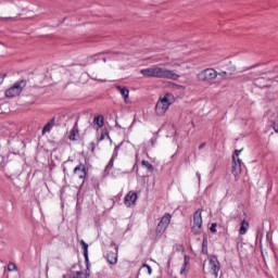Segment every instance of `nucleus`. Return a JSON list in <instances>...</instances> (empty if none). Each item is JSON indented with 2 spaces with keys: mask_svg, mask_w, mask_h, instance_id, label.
I'll return each mask as SVG.
<instances>
[{
  "mask_svg": "<svg viewBox=\"0 0 278 278\" xmlns=\"http://www.w3.org/2000/svg\"><path fill=\"white\" fill-rule=\"evenodd\" d=\"M140 74L143 77H154L155 79H173V81H177L181 76L170 70L152 66L148 68L140 70Z\"/></svg>",
  "mask_w": 278,
  "mask_h": 278,
  "instance_id": "1",
  "label": "nucleus"
},
{
  "mask_svg": "<svg viewBox=\"0 0 278 278\" xmlns=\"http://www.w3.org/2000/svg\"><path fill=\"white\" fill-rule=\"evenodd\" d=\"M173 218V215L170 213H165L160 223L157 224L155 228V239L160 240L166 232V229H168V225H170V219Z\"/></svg>",
  "mask_w": 278,
  "mask_h": 278,
  "instance_id": "2",
  "label": "nucleus"
},
{
  "mask_svg": "<svg viewBox=\"0 0 278 278\" xmlns=\"http://www.w3.org/2000/svg\"><path fill=\"white\" fill-rule=\"evenodd\" d=\"M173 94L165 93L164 97L156 102L155 112L157 116H164L166 114V111L172 105Z\"/></svg>",
  "mask_w": 278,
  "mask_h": 278,
  "instance_id": "3",
  "label": "nucleus"
},
{
  "mask_svg": "<svg viewBox=\"0 0 278 278\" xmlns=\"http://www.w3.org/2000/svg\"><path fill=\"white\" fill-rule=\"evenodd\" d=\"M25 86H27V80L25 79L17 80L16 83H14V85L11 88H9L4 92V94L8 99H14V97H18V94L23 92V88H25Z\"/></svg>",
  "mask_w": 278,
  "mask_h": 278,
  "instance_id": "4",
  "label": "nucleus"
},
{
  "mask_svg": "<svg viewBox=\"0 0 278 278\" xmlns=\"http://www.w3.org/2000/svg\"><path fill=\"white\" fill-rule=\"evenodd\" d=\"M202 210L199 208L193 213V226L191 227V231L194 236H199L201 233V227H203V216Z\"/></svg>",
  "mask_w": 278,
  "mask_h": 278,
  "instance_id": "5",
  "label": "nucleus"
},
{
  "mask_svg": "<svg viewBox=\"0 0 278 278\" xmlns=\"http://www.w3.org/2000/svg\"><path fill=\"white\" fill-rule=\"evenodd\" d=\"M218 77V72L214 68H205L202 72L198 74L199 81H206L210 84L211 81H214Z\"/></svg>",
  "mask_w": 278,
  "mask_h": 278,
  "instance_id": "6",
  "label": "nucleus"
},
{
  "mask_svg": "<svg viewBox=\"0 0 278 278\" xmlns=\"http://www.w3.org/2000/svg\"><path fill=\"white\" fill-rule=\"evenodd\" d=\"M208 266L211 275H214L215 278L218 277V273L220 270V262L216 255L208 256Z\"/></svg>",
  "mask_w": 278,
  "mask_h": 278,
  "instance_id": "7",
  "label": "nucleus"
},
{
  "mask_svg": "<svg viewBox=\"0 0 278 278\" xmlns=\"http://www.w3.org/2000/svg\"><path fill=\"white\" fill-rule=\"evenodd\" d=\"M80 244L84 251L85 264H86V273L83 275L84 278L90 277V258L88 257V243L81 240Z\"/></svg>",
  "mask_w": 278,
  "mask_h": 278,
  "instance_id": "8",
  "label": "nucleus"
},
{
  "mask_svg": "<svg viewBox=\"0 0 278 278\" xmlns=\"http://www.w3.org/2000/svg\"><path fill=\"white\" fill-rule=\"evenodd\" d=\"M111 247H115V252H108L106 260H108V263L111 264V266H114L118 262V248L114 242L111 243Z\"/></svg>",
  "mask_w": 278,
  "mask_h": 278,
  "instance_id": "9",
  "label": "nucleus"
},
{
  "mask_svg": "<svg viewBox=\"0 0 278 278\" xmlns=\"http://www.w3.org/2000/svg\"><path fill=\"white\" fill-rule=\"evenodd\" d=\"M231 173L235 177H238L242 173V160L236 159V155H232Z\"/></svg>",
  "mask_w": 278,
  "mask_h": 278,
  "instance_id": "10",
  "label": "nucleus"
},
{
  "mask_svg": "<svg viewBox=\"0 0 278 278\" xmlns=\"http://www.w3.org/2000/svg\"><path fill=\"white\" fill-rule=\"evenodd\" d=\"M73 174L76 175L79 179L84 180L86 179L88 173L86 172V165L84 163H79L73 170Z\"/></svg>",
  "mask_w": 278,
  "mask_h": 278,
  "instance_id": "11",
  "label": "nucleus"
},
{
  "mask_svg": "<svg viewBox=\"0 0 278 278\" xmlns=\"http://www.w3.org/2000/svg\"><path fill=\"white\" fill-rule=\"evenodd\" d=\"M136 201H138V194L135 191H129L124 199L126 207H131V205H136Z\"/></svg>",
  "mask_w": 278,
  "mask_h": 278,
  "instance_id": "12",
  "label": "nucleus"
},
{
  "mask_svg": "<svg viewBox=\"0 0 278 278\" xmlns=\"http://www.w3.org/2000/svg\"><path fill=\"white\" fill-rule=\"evenodd\" d=\"M266 116H268V121L271 123L274 131L278 134V112L275 113L273 111H268Z\"/></svg>",
  "mask_w": 278,
  "mask_h": 278,
  "instance_id": "13",
  "label": "nucleus"
},
{
  "mask_svg": "<svg viewBox=\"0 0 278 278\" xmlns=\"http://www.w3.org/2000/svg\"><path fill=\"white\" fill-rule=\"evenodd\" d=\"M68 139L72 141L79 139V128H77V122L75 123L73 129L71 130Z\"/></svg>",
  "mask_w": 278,
  "mask_h": 278,
  "instance_id": "14",
  "label": "nucleus"
},
{
  "mask_svg": "<svg viewBox=\"0 0 278 278\" xmlns=\"http://www.w3.org/2000/svg\"><path fill=\"white\" fill-rule=\"evenodd\" d=\"M247 231H249V222H247L245 219H243L240 224V228H239V235L240 236H244L247 233Z\"/></svg>",
  "mask_w": 278,
  "mask_h": 278,
  "instance_id": "15",
  "label": "nucleus"
},
{
  "mask_svg": "<svg viewBox=\"0 0 278 278\" xmlns=\"http://www.w3.org/2000/svg\"><path fill=\"white\" fill-rule=\"evenodd\" d=\"M117 90L122 94L125 102H127V99H129V89H127V87L117 86Z\"/></svg>",
  "mask_w": 278,
  "mask_h": 278,
  "instance_id": "16",
  "label": "nucleus"
},
{
  "mask_svg": "<svg viewBox=\"0 0 278 278\" xmlns=\"http://www.w3.org/2000/svg\"><path fill=\"white\" fill-rule=\"evenodd\" d=\"M55 125V117H53L50 122L46 124V126L42 129V134H48L53 129V126Z\"/></svg>",
  "mask_w": 278,
  "mask_h": 278,
  "instance_id": "17",
  "label": "nucleus"
},
{
  "mask_svg": "<svg viewBox=\"0 0 278 278\" xmlns=\"http://www.w3.org/2000/svg\"><path fill=\"white\" fill-rule=\"evenodd\" d=\"M207 244H208L207 235L204 233L202 239V250H201L202 255H207Z\"/></svg>",
  "mask_w": 278,
  "mask_h": 278,
  "instance_id": "18",
  "label": "nucleus"
},
{
  "mask_svg": "<svg viewBox=\"0 0 278 278\" xmlns=\"http://www.w3.org/2000/svg\"><path fill=\"white\" fill-rule=\"evenodd\" d=\"M103 121H104V118L102 115H97L93 118V125H97L99 127V129H101V127H103V125H105V123Z\"/></svg>",
  "mask_w": 278,
  "mask_h": 278,
  "instance_id": "19",
  "label": "nucleus"
},
{
  "mask_svg": "<svg viewBox=\"0 0 278 278\" xmlns=\"http://www.w3.org/2000/svg\"><path fill=\"white\" fill-rule=\"evenodd\" d=\"M228 63H226V71H227V74L228 75H233L235 73H236V71H237V67H236V65H233L232 63H231V61H227Z\"/></svg>",
  "mask_w": 278,
  "mask_h": 278,
  "instance_id": "20",
  "label": "nucleus"
},
{
  "mask_svg": "<svg viewBox=\"0 0 278 278\" xmlns=\"http://www.w3.org/2000/svg\"><path fill=\"white\" fill-rule=\"evenodd\" d=\"M190 263V260L188 258V255H185L184 257V264L180 269V275H186V270H188V264Z\"/></svg>",
  "mask_w": 278,
  "mask_h": 278,
  "instance_id": "21",
  "label": "nucleus"
},
{
  "mask_svg": "<svg viewBox=\"0 0 278 278\" xmlns=\"http://www.w3.org/2000/svg\"><path fill=\"white\" fill-rule=\"evenodd\" d=\"M141 166H143L144 168H147V170H149V173H153L154 167L151 165V163L149 161H141Z\"/></svg>",
  "mask_w": 278,
  "mask_h": 278,
  "instance_id": "22",
  "label": "nucleus"
},
{
  "mask_svg": "<svg viewBox=\"0 0 278 278\" xmlns=\"http://www.w3.org/2000/svg\"><path fill=\"white\" fill-rule=\"evenodd\" d=\"M4 138H14L16 136V132L12 131V128L3 130Z\"/></svg>",
  "mask_w": 278,
  "mask_h": 278,
  "instance_id": "23",
  "label": "nucleus"
},
{
  "mask_svg": "<svg viewBox=\"0 0 278 278\" xmlns=\"http://www.w3.org/2000/svg\"><path fill=\"white\" fill-rule=\"evenodd\" d=\"M70 278H84V271H73Z\"/></svg>",
  "mask_w": 278,
  "mask_h": 278,
  "instance_id": "24",
  "label": "nucleus"
},
{
  "mask_svg": "<svg viewBox=\"0 0 278 278\" xmlns=\"http://www.w3.org/2000/svg\"><path fill=\"white\" fill-rule=\"evenodd\" d=\"M16 269H17V267L14 263L8 264L7 270H9V273H13V270H16Z\"/></svg>",
  "mask_w": 278,
  "mask_h": 278,
  "instance_id": "25",
  "label": "nucleus"
},
{
  "mask_svg": "<svg viewBox=\"0 0 278 278\" xmlns=\"http://www.w3.org/2000/svg\"><path fill=\"white\" fill-rule=\"evenodd\" d=\"M141 268H146L148 270L149 275L153 274V269L151 268V265H149V264H143Z\"/></svg>",
  "mask_w": 278,
  "mask_h": 278,
  "instance_id": "26",
  "label": "nucleus"
},
{
  "mask_svg": "<svg viewBox=\"0 0 278 278\" xmlns=\"http://www.w3.org/2000/svg\"><path fill=\"white\" fill-rule=\"evenodd\" d=\"M114 166V157H111L110 162L108 163L105 169L110 170V168H113Z\"/></svg>",
  "mask_w": 278,
  "mask_h": 278,
  "instance_id": "27",
  "label": "nucleus"
},
{
  "mask_svg": "<svg viewBox=\"0 0 278 278\" xmlns=\"http://www.w3.org/2000/svg\"><path fill=\"white\" fill-rule=\"evenodd\" d=\"M216 227H218V224H216V223H213L212 225H211V227H210V231H211V233H216Z\"/></svg>",
  "mask_w": 278,
  "mask_h": 278,
  "instance_id": "28",
  "label": "nucleus"
},
{
  "mask_svg": "<svg viewBox=\"0 0 278 278\" xmlns=\"http://www.w3.org/2000/svg\"><path fill=\"white\" fill-rule=\"evenodd\" d=\"M240 153H242V149L241 150H235L233 154L236 160L240 159Z\"/></svg>",
  "mask_w": 278,
  "mask_h": 278,
  "instance_id": "29",
  "label": "nucleus"
},
{
  "mask_svg": "<svg viewBox=\"0 0 278 278\" xmlns=\"http://www.w3.org/2000/svg\"><path fill=\"white\" fill-rule=\"evenodd\" d=\"M227 75L228 74L225 71L217 73V77H227Z\"/></svg>",
  "mask_w": 278,
  "mask_h": 278,
  "instance_id": "30",
  "label": "nucleus"
},
{
  "mask_svg": "<svg viewBox=\"0 0 278 278\" xmlns=\"http://www.w3.org/2000/svg\"><path fill=\"white\" fill-rule=\"evenodd\" d=\"M89 147H90V149H91V153H94V149H96V144H94V141H92V142H90L89 143Z\"/></svg>",
  "mask_w": 278,
  "mask_h": 278,
  "instance_id": "31",
  "label": "nucleus"
},
{
  "mask_svg": "<svg viewBox=\"0 0 278 278\" xmlns=\"http://www.w3.org/2000/svg\"><path fill=\"white\" fill-rule=\"evenodd\" d=\"M256 66H260V64L252 65V66L241 71V73H244V71H251V68H256Z\"/></svg>",
  "mask_w": 278,
  "mask_h": 278,
  "instance_id": "32",
  "label": "nucleus"
},
{
  "mask_svg": "<svg viewBox=\"0 0 278 278\" xmlns=\"http://www.w3.org/2000/svg\"><path fill=\"white\" fill-rule=\"evenodd\" d=\"M205 142H203V143H201L200 146H199V150L201 151V149H204L205 148Z\"/></svg>",
  "mask_w": 278,
  "mask_h": 278,
  "instance_id": "33",
  "label": "nucleus"
},
{
  "mask_svg": "<svg viewBox=\"0 0 278 278\" xmlns=\"http://www.w3.org/2000/svg\"><path fill=\"white\" fill-rule=\"evenodd\" d=\"M3 18H4V20L10 18L11 21H16V17H12V16H10V17H2V21H3Z\"/></svg>",
  "mask_w": 278,
  "mask_h": 278,
  "instance_id": "34",
  "label": "nucleus"
},
{
  "mask_svg": "<svg viewBox=\"0 0 278 278\" xmlns=\"http://www.w3.org/2000/svg\"><path fill=\"white\" fill-rule=\"evenodd\" d=\"M112 157H113V160H114V157H118V152H115V151H114Z\"/></svg>",
  "mask_w": 278,
  "mask_h": 278,
  "instance_id": "35",
  "label": "nucleus"
},
{
  "mask_svg": "<svg viewBox=\"0 0 278 278\" xmlns=\"http://www.w3.org/2000/svg\"><path fill=\"white\" fill-rule=\"evenodd\" d=\"M63 173L64 175H68V170L66 169V167L63 168Z\"/></svg>",
  "mask_w": 278,
  "mask_h": 278,
  "instance_id": "36",
  "label": "nucleus"
},
{
  "mask_svg": "<svg viewBox=\"0 0 278 278\" xmlns=\"http://www.w3.org/2000/svg\"><path fill=\"white\" fill-rule=\"evenodd\" d=\"M118 149H121V146H116L115 149H114V151H115V152H118Z\"/></svg>",
  "mask_w": 278,
  "mask_h": 278,
  "instance_id": "37",
  "label": "nucleus"
},
{
  "mask_svg": "<svg viewBox=\"0 0 278 278\" xmlns=\"http://www.w3.org/2000/svg\"><path fill=\"white\" fill-rule=\"evenodd\" d=\"M197 177L199 180H201V174L197 173Z\"/></svg>",
  "mask_w": 278,
  "mask_h": 278,
  "instance_id": "38",
  "label": "nucleus"
},
{
  "mask_svg": "<svg viewBox=\"0 0 278 278\" xmlns=\"http://www.w3.org/2000/svg\"><path fill=\"white\" fill-rule=\"evenodd\" d=\"M5 77H7V74H3V75H2V79H5Z\"/></svg>",
  "mask_w": 278,
  "mask_h": 278,
  "instance_id": "39",
  "label": "nucleus"
},
{
  "mask_svg": "<svg viewBox=\"0 0 278 278\" xmlns=\"http://www.w3.org/2000/svg\"><path fill=\"white\" fill-rule=\"evenodd\" d=\"M276 73H278V66L275 67Z\"/></svg>",
  "mask_w": 278,
  "mask_h": 278,
  "instance_id": "40",
  "label": "nucleus"
},
{
  "mask_svg": "<svg viewBox=\"0 0 278 278\" xmlns=\"http://www.w3.org/2000/svg\"><path fill=\"white\" fill-rule=\"evenodd\" d=\"M7 142H8V144H10V138H9V139H7Z\"/></svg>",
  "mask_w": 278,
  "mask_h": 278,
  "instance_id": "41",
  "label": "nucleus"
},
{
  "mask_svg": "<svg viewBox=\"0 0 278 278\" xmlns=\"http://www.w3.org/2000/svg\"><path fill=\"white\" fill-rule=\"evenodd\" d=\"M152 144H154L155 140L151 139Z\"/></svg>",
  "mask_w": 278,
  "mask_h": 278,
  "instance_id": "42",
  "label": "nucleus"
},
{
  "mask_svg": "<svg viewBox=\"0 0 278 278\" xmlns=\"http://www.w3.org/2000/svg\"><path fill=\"white\" fill-rule=\"evenodd\" d=\"M100 140H103V135L101 136Z\"/></svg>",
  "mask_w": 278,
  "mask_h": 278,
  "instance_id": "43",
  "label": "nucleus"
},
{
  "mask_svg": "<svg viewBox=\"0 0 278 278\" xmlns=\"http://www.w3.org/2000/svg\"><path fill=\"white\" fill-rule=\"evenodd\" d=\"M5 270H8V268H7V267H4V273H5Z\"/></svg>",
  "mask_w": 278,
  "mask_h": 278,
  "instance_id": "44",
  "label": "nucleus"
},
{
  "mask_svg": "<svg viewBox=\"0 0 278 278\" xmlns=\"http://www.w3.org/2000/svg\"><path fill=\"white\" fill-rule=\"evenodd\" d=\"M103 62H105V59H103Z\"/></svg>",
  "mask_w": 278,
  "mask_h": 278,
  "instance_id": "45",
  "label": "nucleus"
}]
</instances>
